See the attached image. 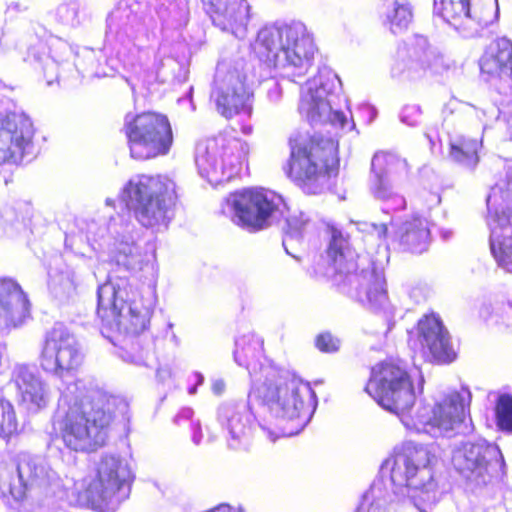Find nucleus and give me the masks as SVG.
<instances>
[{
    "mask_svg": "<svg viewBox=\"0 0 512 512\" xmlns=\"http://www.w3.org/2000/svg\"><path fill=\"white\" fill-rule=\"evenodd\" d=\"M240 131L245 135H250L253 132V127L250 124H243L240 127Z\"/></svg>",
    "mask_w": 512,
    "mask_h": 512,
    "instance_id": "nucleus-39",
    "label": "nucleus"
},
{
    "mask_svg": "<svg viewBox=\"0 0 512 512\" xmlns=\"http://www.w3.org/2000/svg\"><path fill=\"white\" fill-rule=\"evenodd\" d=\"M421 512H425V511L422 510Z\"/></svg>",
    "mask_w": 512,
    "mask_h": 512,
    "instance_id": "nucleus-43",
    "label": "nucleus"
},
{
    "mask_svg": "<svg viewBox=\"0 0 512 512\" xmlns=\"http://www.w3.org/2000/svg\"><path fill=\"white\" fill-rule=\"evenodd\" d=\"M398 163L399 160L388 152H377L373 156L371 162L373 179L370 191L376 199L387 201L396 195V191L387 179V175Z\"/></svg>",
    "mask_w": 512,
    "mask_h": 512,
    "instance_id": "nucleus-23",
    "label": "nucleus"
},
{
    "mask_svg": "<svg viewBox=\"0 0 512 512\" xmlns=\"http://www.w3.org/2000/svg\"><path fill=\"white\" fill-rule=\"evenodd\" d=\"M97 314L102 320L114 321L126 333L137 335L150 322V310L138 306L135 290L126 277H110L97 290Z\"/></svg>",
    "mask_w": 512,
    "mask_h": 512,
    "instance_id": "nucleus-9",
    "label": "nucleus"
},
{
    "mask_svg": "<svg viewBox=\"0 0 512 512\" xmlns=\"http://www.w3.org/2000/svg\"><path fill=\"white\" fill-rule=\"evenodd\" d=\"M325 90L323 88H316L307 90L303 93L300 102L301 110L306 114L307 118L311 121H316L322 117H327L330 120H337L341 125H344L346 118L343 113L333 112L334 118L330 117L331 106L325 97Z\"/></svg>",
    "mask_w": 512,
    "mask_h": 512,
    "instance_id": "nucleus-26",
    "label": "nucleus"
},
{
    "mask_svg": "<svg viewBox=\"0 0 512 512\" xmlns=\"http://www.w3.org/2000/svg\"><path fill=\"white\" fill-rule=\"evenodd\" d=\"M35 134L32 120L24 113L0 114V166L16 164L31 146Z\"/></svg>",
    "mask_w": 512,
    "mask_h": 512,
    "instance_id": "nucleus-15",
    "label": "nucleus"
},
{
    "mask_svg": "<svg viewBox=\"0 0 512 512\" xmlns=\"http://www.w3.org/2000/svg\"><path fill=\"white\" fill-rule=\"evenodd\" d=\"M315 347L322 353H334L339 350L340 340L331 332L319 333L314 340Z\"/></svg>",
    "mask_w": 512,
    "mask_h": 512,
    "instance_id": "nucleus-35",
    "label": "nucleus"
},
{
    "mask_svg": "<svg viewBox=\"0 0 512 512\" xmlns=\"http://www.w3.org/2000/svg\"><path fill=\"white\" fill-rule=\"evenodd\" d=\"M262 346V340L255 336L242 335L236 340L234 358L239 365L249 369L251 361L259 356Z\"/></svg>",
    "mask_w": 512,
    "mask_h": 512,
    "instance_id": "nucleus-28",
    "label": "nucleus"
},
{
    "mask_svg": "<svg viewBox=\"0 0 512 512\" xmlns=\"http://www.w3.org/2000/svg\"><path fill=\"white\" fill-rule=\"evenodd\" d=\"M263 382L257 396L270 411L288 419L307 418L316 407L317 397L308 382L283 377L279 370L261 367Z\"/></svg>",
    "mask_w": 512,
    "mask_h": 512,
    "instance_id": "nucleus-7",
    "label": "nucleus"
},
{
    "mask_svg": "<svg viewBox=\"0 0 512 512\" xmlns=\"http://www.w3.org/2000/svg\"><path fill=\"white\" fill-rule=\"evenodd\" d=\"M209 14L215 26L238 38L247 32L250 6L247 0H209Z\"/></svg>",
    "mask_w": 512,
    "mask_h": 512,
    "instance_id": "nucleus-21",
    "label": "nucleus"
},
{
    "mask_svg": "<svg viewBox=\"0 0 512 512\" xmlns=\"http://www.w3.org/2000/svg\"><path fill=\"white\" fill-rule=\"evenodd\" d=\"M434 10L456 30L465 29L469 21L486 26L493 19L491 0H435Z\"/></svg>",
    "mask_w": 512,
    "mask_h": 512,
    "instance_id": "nucleus-17",
    "label": "nucleus"
},
{
    "mask_svg": "<svg viewBox=\"0 0 512 512\" xmlns=\"http://www.w3.org/2000/svg\"><path fill=\"white\" fill-rule=\"evenodd\" d=\"M18 432V420L13 404L0 396V437L10 438Z\"/></svg>",
    "mask_w": 512,
    "mask_h": 512,
    "instance_id": "nucleus-31",
    "label": "nucleus"
},
{
    "mask_svg": "<svg viewBox=\"0 0 512 512\" xmlns=\"http://www.w3.org/2000/svg\"><path fill=\"white\" fill-rule=\"evenodd\" d=\"M430 229L427 221L413 217L403 224L400 243L405 250L412 254L426 252L430 245Z\"/></svg>",
    "mask_w": 512,
    "mask_h": 512,
    "instance_id": "nucleus-25",
    "label": "nucleus"
},
{
    "mask_svg": "<svg viewBox=\"0 0 512 512\" xmlns=\"http://www.w3.org/2000/svg\"><path fill=\"white\" fill-rule=\"evenodd\" d=\"M121 201L145 228L167 226L180 203L179 188L165 174H138L129 179L120 194Z\"/></svg>",
    "mask_w": 512,
    "mask_h": 512,
    "instance_id": "nucleus-3",
    "label": "nucleus"
},
{
    "mask_svg": "<svg viewBox=\"0 0 512 512\" xmlns=\"http://www.w3.org/2000/svg\"><path fill=\"white\" fill-rule=\"evenodd\" d=\"M13 382L22 402L41 407L45 405L44 383L27 366L15 369Z\"/></svg>",
    "mask_w": 512,
    "mask_h": 512,
    "instance_id": "nucleus-24",
    "label": "nucleus"
},
{
    "mask_svg": "<svg viewBox=\"0 0 512 512\" xmlns=\"http://www.w3.org/2000/svg\"><path fill=\"white\" fill-rule=\"evenodd\" d=\"M480 143L476 138L461 136L449 144L451 158L462 165L475 167L479 162L478 149Z\"/></svg>",
    "mask_w": 512,
    "mask_h": 512,
    "instance_id": "nucleus-27",
    "label": "nucleus"
},
{
    "mask_svg": "<svg viewBox=\"0 0 512 512\" xmlns=\"http://www.w3.org/2000/svg\"><path fill=\"white\" fill-rule=\"evenodd\" d=\"M487 208L511 213L512 211V168L507 172L505 186H495L487 197Z\"/></svg>",
    "mask_w": 512,
    "mask_h": 512,
    "instance_id": "nucleus-29",
    "label": "nucleus"
},
{
    "mask_svg": "<svg viewBox=\"0 0 512 512\" xmlns=\"http://www.w3.org/2000/svg\"><path fill=\"white\" fill-rule=\"evenodd\" d=\"M233 421H234V418H231V419H230V424H231V425H232Z\"/></svg>",
    "mask_w": 512,
    "mask_h": 512,
    "instance_id": "nucleus-42",
    "label": "nucleus"
},
{
    "mask_svg": "<svg viewBox=\"0 0 512 512\" xmlns=\"http://www.w3.org/2000/svg\"><path fill=\"white\" fill-rule=\"evenodd\" d=\"M385 295H386V291L382 285L370 287L367 290V297H368L369 302L379 301L380 299L384 298Z\"/></svg>",
    "mask_w": 512,
    "mask_h": 512,
    "instance_id": "nucleus-36",
    "label": "nucleus"
},
{
    "mask_svg": "<svg viewBox=\"0 0 512 512\" xmlns=\"http://www.w3.org/2000/svg\"><path fill=\"white\" fill-rule=\"evenodd\" d=\"M455 470L468 482L476 486L491 483L504 472V458L494 444L487 442H466L452 455Z\"/></svg>",
    "mask_w": 512,
    "mask_h": 512,
    "instance_id": "nucleus-12",
    "label": "nucleus"
},
{
    "mask_svg": "<svg viewBox=\"0 0 512 512\" xmlns=\"http://www.w3.org/2000/svg\"><path fill=\"white\" fill-rule=\"evenodd\" d=\"M211 389L215 395L221 396L226 390V383L222 379L215 380L212 383Z\"/></svg>",
    "mask_w": 512,
    "mask_h": 512,
    "instance_id": "nucleus-37",
    "label": "nucleus"
},
{
    "mask_svg": "<svg viewBox=\"0 0 512 512\" xmlns=\"http://www.w3.org/2000/svg\"><path fill=\"white\" fill-rule=\"evenodd\" d=\"M289 155L283 166L286 177L303 193L318 195L340 170L339 144L323 135H292L287 141Z\"/></svg>",
    "mask_w": 512,
    "mask_h": 512,
    "instance_id": "nucleus-2",
    "label": "nucleus"
},
{
    "mask_svg": "<svg viewBox=\"0 0 512 512\" xmlns=\"http://www.w3.org/2000/svg\"><path fill=\"white\" fill-rule=\"evenodd\" d=\"M413 14L411 8L406 4H397L394 12L389 16L390 30L392 33L407 29L412 22Z\"/></svg>",
    "mask_w": 512,
    "mask_h": 512,
    "instance_id": "nucleus-34",
    "label": "nucleus"
},
{
    "mask_svg": "<svg viewBox=\"0 0 512 512\" xmlns=\"http://www.w3.org/2000/svg\"><path fill=\"white\" fill-rule=\"evenodd\" d=\"M418 340L426 359L436 365H449L458 357L449 331L439 316L426 314L417 322Z\"/></svg>",
    "mask_w": 512,
    "mask_h": 512,
    "instance_id": "nucleus-16",
    "label": "nucleus"
},
{
    "mask_svg": "<svg viewBox=\"0 0 512 512\" xmlns=\"http://www.w3.org/2000/svg\"><path fill=\"white\" fill-rule=\"evenodd\" d=\"M231 433H232L233 437H238V434L235 433L233 430H231Z\"/></svg>",
    "mask_w": 512,
    "mask_h": 512,
    "instance_id": "nucleus-41",
    "label": "nucleus"
},
{
    "mask_svg": "<svg viewBox=\"0 0 512 512\" xmlns=\"http://www.w3.org/2000/svg\"><path fill=\"white\" fill-rule=\"evenodd\" d=\"M111 262L126 269H133L142 265L143 257L135 244L124 243L113 252Z\"/></svg>",
    "mask_w": 512,
    "mask_h": 512,
    "instance_id": "nucleus-30",
    "label": "nucleus"
},
{
    "mask_svg": "<svg viewBox=\"0 0 512 512\" xmlns=\"http://www.w3.org/2000/svg\"><path fill=\"white\" fill-rule=\"evenodd\" d=\"M296 236V232L295 230L292 228L290 222L288 221V227L286 229V238L284 241H291L295 238Z\"/></svg>",
    "mask_w": 512,
    "mask_h": 512,
    "instance_id": "nucleus-38",
    "label": "nucleus"
},
{
    "mask_svg": "<svg viewBox=\"0 0 512 512\" xmlns=\"http://www.w3.org/2000/svg\"><path fill=\"white\" fill-rule=\"evenodd\" d=\"M433 455L422 446H408L395 456L391 481L395 486L408 487L422 493L437 488L432 466Z\"/></svg>",
    "mask_w": 512,
    "mask_h": 512,
    "instance_id": "nucleus-14",
    "label": "nucleus"
},
{
    "mask_svg": "<svg viewBox=\"0 0 512 512\" xmlns=\"http://www.w3.org/2000/svg\"><path fill=\"white\" fill-rule=\"evenodd\" d=\"M249 144L225 128L197 146L195 164L201 177L213 186L229 182L248 165Z\"/></svg>",
    "mask_w": 512,
    "mask_h": 512,
    "instance_id": "nucleus-5",
    "label": "nucleus"
},
{
    "mask_svg": "<svg viewBox=\"0 0 512 512\" xmlns=\"http://www.w3.org/2000/svg\"><path fill=\"white\" fill-rule=\"evenodd\" d=\"M130 472L119 459L105 456L97 463L95 474L83 480L77 499L99 511H114L128 496Z\"/></svg>",
    "mask_w": 512,
    "mask_h": 512,
    "instance_id": "nucleus-8",
    "label": "nucleus"
},
{
    "mask_svg": "<svg viewBox=\"0 0 512 512\" xmlns=\"http://www.w3.org/2000/svg\"><path fill=\"white\" fill-rule=\"evenodd\" d=\"M123 132L131 158L139 161L167 155L174 141L169 118L155 111L126 116Z\"/></svg>",
    "mask_w": 512,
    "mask_h": 512,
    "instance_id": "nucleus-10",
    "label": "nucleus"
},
{
    "mask_svg": "<svg viewBox=\"0 0 512 512\" xmlns=\"http://www.w3.org/2000/svg\"><path fill=\"white\" fill-rule=\"evenodd\" d=\"M252 98L253 91L247 83V76L240 71L231 72L227 84L214 94L216 109L226 119L240 114L250 117L253 111Z\"/></svg>",
    "mask_w": 512,
    "mask_h": 512,
    "instance_id": "nucleus-18",
    "label": "nucleus"
},
{
    "mask_svg": "<svg viewBox=\"0 0 512 512\" xmlns=\"http://www.w3.org/2000/svg\"><path fill=\"white\" fill-rule=\"evenodd\" d=\"M364 391L383 409L398 416L411 411L416 393L405 361L387 357L370 367Z\"/></svg>",
    "mask_w": 512,
    "mask_h": 512,
    "instance_id": "nucleus-6",
    "label": "nucleus"
},
{
    "mask_svg": "<svg viewBox=\"0 0 512 512\" xmlns=\"http://www.w3.org/2000/svg\"><path fill=\"white\" fill-rule=\"evenodd\" d=\"M30 301L21 285L11 277H0V329L10 330L24 323Z\"/></svg>",
    "mask_w": 512,
    "mask_h": 512,
    "instance_id": "nucleus-19",
    "label": "nucleus"
},
{
    "mask_svg": "<svg viewBox=\"0 0 512 512\" xmlns=\"http://www.w3.org/2000/svg\"><path fill=\"white\" fill-rule=\"evenodd\" d=\"M256 50L265 61L291 68L290 77L295 81L305 76L313 66L317 47L303 24L291 23L262 29L257 37Z\"/></svg>",
    "mask_w": 512,
    "mask_h": 512,
    "instance_id": "nucleus-4",
    "label": "nucleus"
},
{
    "mask_svg": "<svg viewBox=\"0 0 512 512\" xmlns=\"http://www.w3.org/2000/svg\"><path fill=\"white\" fill-rule=\"evenodd\" d=\"M194 441H195V443H196V444H199V442H200V436H199V437H197V438H195V440H194Z\"/></svg>",
    "mask_w": 512,
    "mask_h": 512,
    "instance_id": "nucleus-40",
    "label": "nucleus"
},
{
    "mask_svg": "<svg viewBox=\"0 0 512 512\" xmlns=\"http://www.w3.org/2000/svg\"><path fill=\"white\" fill-rule=\"evenodd\" d=\"M494 411L498 429L512 433V395L500 394L496 399Z\"/></svg>",
    "mask_w": 512,
    "mask_h": 512,
    "instance_id": "nucleus-32",
    "label": "nucleus"
},
{
    "mask_svg": "<svg viewBox=\"0 0 512 512\" xmlns=\"http://www.w3.org/2000/svg\"><path fill=\"white\" fill-rule=\"evenodd\" d=\"M330 231V243L327 248V253L334 263L345 257L346 253L350 250L349 235L344 234L340 229L331 226Z\"/></svg>",
    "mask_w": 512,
    "mask_h": 512,
    "instance_id": "nucleus-33",
    "label": "nucleus"
},
{
    "mask_svg": "<svg viewBox=\"0 0 512 512\" xmlns=\"http://www.w3.org/2000/svg\"><path fill=\"white\" fill-rule=\"evenodd\" d=\"M84 359L77 337L63 323H56L45 333L39 354L44 371L62 377L78 371Z\"/></svg>",
    "mask_w": 512,
    "mask_h": 512,
    "instance_id": "nucleus-13",
    "label": "nucleus"
},
{
    "mask_svg": "<svg viewBox=\"0 0 512 512\" xmlns=\"http://www.w3.org/2000/svg\"><path fill=\"white\" fill-rule=\"evenodd\" d=\"M119 404L117 398L104 393L79 397L68 403L57 420L58 435L64 446L82 453L95 452L105 446Z\"/></svg>",
    "mask_w": 512,
    "mask_h": 512,
    "instance_id": "nucleus-1",
    "label": "nucleus"
},
{
    "mask_svg": "<svg viewBox=\"0 0 512 512\" xmlns=\"http://www.w3.org/2000/svg\"><path fill=\"white\" fill-rule=\"evenodd\" d=\"M465 413L464 398L460 393L452 392L434 405L427 424L448 431L464 421Z\"/></svg>",
    "mask_w": 512,
    "mask_h": 512,
    "instance_id": "nucleus-22",
    "label": "nucleus"
},
{
    "mask_svg": "<svg viewBox=\"0 0 512 512\" xmlns=\"http://www.w3.org/2000/svg\"><path fill=\"white\" fill-rule=\"evenodd\" d=\"M283 204L281 195L264 187L242 188L229 198L237 225L253 233L267 229Z\"/></svg>",
    "mask_w": 512,
    "mask_h": 512,
    "instance_id": "nucleus-11",
    "label": "nucleus"
},
{
    "mask_svg": "<svg viewBox=\"0 0 512 512\" xmlns=\"http://www.w3.org/2000/svg\"><path fill=\"white\" fill-rule=\"evenodd\" d=\"M489 246L497 265L512 273V213L488 209Z\"/></svg>",
    "mask_w": 512,
    "mask_h": 512,
    "instance_id": "nucleus-20",
    "label": "nucleus"
}]
</instances>
